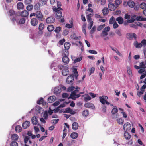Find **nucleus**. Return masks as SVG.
<instances>
[{"label": "nucleus", "instance_id": "7ed1b4c3", "mask_svg": "<svg viewBox=\"0 0 146 146\" xmlns=\"http://www.w3.org/2000/svg\"><path fill=\"white\" fill-rule=\"evenodd\" d=\"M36 19L39 21H43L44 20V15L40 11H36Z\"/></svg>", "mask_w": 146, "mask_h": 146}, {"label": "nucleus", "instance_id": "39448f33", "mask_svg": "<svg viewBox=\"0 0 146 146\" xmlns=\"http://www.w3.org/2000/svg\"><path fill=\"white\" fill-rule=\"evenodd\" d=\"M66 54H65V56H64L62 58L63 62L66 64H68L69 61V58L66 55L68 56L69 54V52L68 51H65Z\"/></svg>", "mask_w": 146, "mask_h": 146}, {"label": "nucleus", "instance_id": "f704fd0d", "mask_svg": "<svg viewBox=\"0 0 146 146\" xmlns=\"http://www.w3.org/2000/svg\"><path fill=\"white\" fill-rule=\"evenodd\" d=\"M26 19L25 18H22L21 19H20L19 22H18V23L16 22L17 24H24L25 21Z\"/></svg>", "mask_w": 146, "mask_h": 146}, {"label": "nucleus", "instance_id": "2f4dec72", "mask_svg": "<svg viewBox=\"0 0 146 146\" xmlns=\"http://www.w3.org/2000/svg\"><path fill=\"white\" fill-rule=\"evenodd\" d=\"M70 46V44L69 42H66L64 44V46L66 51H68L67 50L69 49Z\"/></svg>", "mask_w": 146, "mask_h": 146}, {"label": "nucleus", "instance_id": "37998d69", "mask_svg": "<svg viewBox=\"0 0 146 146\" xmlns=\"http://www.w3.org/2000/svg\"><path fill=\"white\" fill-rule=\"evenodd\" d=\"M33 8V6L32 5H29L26 7L27 9L29 11L32 10Z\"/></svg>", "mask_w": 146, "mask_h": 146}, {"label": "nucleus", "instance_id": "423d86ee", "mask_svg": "<svg viewBox=\"0 0 146 146\" xmlns=\"http://www.w3.org/2000/svg\"><path fill=\"white\" fill-rule=\"evenodd\" d=\"M123 128L125 131H128L131 129V125L129 123L126 122L124 124Z\"/></svg>", "mask_w": 146, "mask_h": 146}, {"label": "nucleus", "instance_id": "9b49d317", "mask_svg": "<svg viewBox=\"0 0 146 146\" xmlns=\"http://www.w3.org/2000/svg\"><path fill=\"white\" fill-rule=\"evenodd\" d=\"M133 44L134 46L137 48H140L142 46V44L141 43H139L137 40H135Z\"/></svg>", "mask_w": 146, "mask_h": 146}, {"label": "nucleus", "instance_id": "4468645a", "mask_svg": "<svg viewBox=\"0 0 146 146\" xmlns=\"http://www.w3.org/2000/svg\"><path fill=\"white\" fill-rule=\"evenodd\" d=\"M80 94H74V95H72V94H71L70 96L69 97L68 99H72L73 100H75L76 98H78L80 96Z\"/></svg>", "mask_w": 146, "mask_h": 146}, {"label": "nucleus", "instance_id": "680f3d73", "mask_svg": "<svg viewBox=\"0 0 146 146\" xmlns=\"http://www.w3.org/2000/svg\"><path fill=\"white\" fill-rule=\"evenodd\" d=\"M112 49L113 51H114L115 52L117 53L118 55H119V56H121V53L119 52L117 49H114L113 48H112Z\"/></svg>", "mask_w": 146, "mask_h": 146}, {"label": "nucleus", "instance_id": "6ab92c4d", "mask_svg": "<svg viewBox=\"0 0 146 146\" xmlns=\"http://www.w3.org/2000/svg\"><path fill=\"white\" fill-rule=\"evenodd\" d=\"M124 136L126 140H129L131 137V135L130 133L127 131H125L124 134Z\"/></svg>", "mask_w": 146, "mask_h": 146}, {"label": "nucleus", "instance_id": "58836bf2", "mask_svg": "<svg viewBox=\"0 0 146 146\" xmlns=\"http://www.w3.org/2000/svg\"><path fill=\"white\" fill-rule=\"evenodd\" d=\"M136 19L137 21H145L146 20L145 18H143L140 16H137L136 17Z\"/></svg>", "mask_w": 146, "mask_h": 146}, {"label": "nucleus", "instance_id": "4be33fe9", "mask_svg": "<svg viewBox=\"0 0 146 146\" xmlns=\"http://www.w3.org/2000/svg\"><path fill=\"white\" fill-rule=\"evenodd\" d=\"M69 73V71L68 69H64L62 71V74L64 76H66Z\"/></svg>", "mask_w": 146, "mask_h": 146}, {"label": "nucleus", "instance_id": "a211bd4d", "mask_svg": "<svg viewBox=\"0 0 146 146\" xmlns=\"http://www.w3.org/2000/svg\"><path fill=\"white\" fill-rule=\"evenodd\" d=\"M34 9L36 12L37 11H40V4L38 3H37L34 6Z\"/></svg>", "mask_w": 146, "mask_h": 146}, {"label": "nucleus", "instance_id": "b1692460", "mask_svg": "<svg viewBox=\"0 0 146 146\" xmlns=\"http://www.w3.org/2000/svg\"><path fill=\"white\" fill-rule=\"evenodd\" d=\"M78 127V124L76 122H74L72 125V127L73 130H76Z\"/></svg>", "mask_w": 146, "mask_h": 146}, {"label": "nucleus", "instance_id": "9d476101", "mask_svg": "<svg viewBox=\"0 0 146 146\" xmlns=\"http://www.w3.org/2000/svg\"><path fill=\"white\" fill-rule=\"evenodd\" d=\"M55 21L54 18L53 17H50L46 19V23H54Z\"/></svg>", "mask_w": 146, "mask_h": 146}, {"label": "nucleus", "instance_id": "72a5a7b5", "mask_svg": "<svg viewBox=\"0 0 146 146\" xmlns=\"http://www.w3.org/2000/svg\"><path fill=\"white\" fill-rule=\"evenodd\" d=\"M47 29L49 32H51L54 29V27L52 25H49L47 27Z\"/></svg>", "mask_w": 146, "mask_h": 146}, {"label": "nucleus", "instance_id": "ddd939ff", "mask_svg": "<svg viewBox=\"0 0 146 146\" xmlns=\"http://www.w3.org/2000/svg\"><path fill=\"white\" fill-rule=\"evenodd\" d=\"M61 91L60 88L59 87H55L54 90V93L56 95L59 94Z\"/></svg>", "mask_w": 146, "mask_h": 146}, {"label": "nucleus", "instance_id": "f257e3e1", "mask_svg": "<svg viewBox=\"0 0 146 146\" xmlns=\"http://www.w3.org/2000/svg\"><path fill=\"white\" fill-rule=\"evenodd\" d=\"M8 13L9 16L11 17V21L14 25L15 24V22L18 23V21L19 19V16L14 10L12 9L9 10Z\"/></svg>", "mask_w": 146, "mask_h": 146}, {"label": "nucleus", "instance_id": "412c9836", "mask_svg": "<svg viewBox=\"0 0 146 146\" xmlns=\"http://www.w3.org/2000/svg\"><path fill=\"white\" fill-rule=\"evenodd\" d=\"M108 7L110 10L113 11L115 9V6L112 3H110L108 4Z\"/></svg>", "mask_w": 146, "mask_h": 146}, {"label": "nucleus", "instance_id": "a18cd8bd", "mask_svg": "<svg viewBox=\"0 0 146 146\" xmlns=\"http://www.w3.org/2000/svg\"><path fill=\"white\" fill-rule=\"evenodd\" d=\"M145 63L143 62L140 63V68L145 69L146 68V67L145 66Z\"/></svg>", "mask_w": 146, "mask_h": 146}, {"label": "nucleus", "instance_id": "c03bdc74", "mask_svg": "<svg viewBox=\"0 0 146 146\" xmlns=\"http://www.w3.org/2000/svg\"><path fill=\"white\" fill-rule=\"evenodd\" d=\"M43 98L42 97H41L37 101V103L39 104H41L43 103Z\"/></svg>", "mask_w": 146, "mask_h": 146}, {"label": "nucleus", "instance_id": "6e6552de", "mask_svg": "<svg viewBox=\"0 0 146 146\" xmlns=\"http://www.w3.org/2000/svg\"><path fill=\"white\" fill-rule=\"evenodd\" d=\"M100 102L102 104L104 105L105 104L106 100L108 99V97L105 96H102L99 97Z\"/></svg>", "mask_w": 146, "mask_h": 146}, {"label": "nucleus", "instance_id": "0e129e2a", "mask_svg": "<svg viewBox=\"0 0 146 146\" xmlns=\"http://www.w3.org/2000/svg\"><path fill=\"white\" fill-rule=\"evenodd\" d=\"M69 96V94L67 93H64L62 94V97L64 98H67Z\"/></svg>", "mask_w": 146, "mask_h": 146}, {"label": "nucleus", "instance_id": "3c124183", "mask_svg": "<svg viewBox=\"0 0 146 146\" xmlns=\"http://www.w3.org/2000/svg\"><path fill=\"white\" fill-rule=\"evenodd\" d=\"M96 29V27L95 26H94L91 29L90 31V33L91 34H93L95 31Z\"/></svg>", "mask_w": 146, "mask_h": 146}, {"label": "nucleus", "instance_id": "0eeeda50", "mask_svg": "<svg viewBox=\"0 0 146 146\" xmlns=\"http://www.w3.org/2000/svg\"><path fill=\"white\" fill-rule=\"evenodd\" d=\"M38 20L36 18H33L31 20V24L33 26L35 27L36 26L38 25Z\"/></svg>", "mask_w": 146, "mask_h": 146}, {"label": "nucleus", "instance_id": "09e8293b", "mask_svg": "<svg viewBox=\"0 0 146 146\" xmlns=\"http://www.w3.org/2000/svg\"><path fill=\"white\" fill-rule=\"evenodd\" d=\"M84 99L85 101L87 102L90 100L91 99V98L88 95H87L86 97H84Z\"/></svg>", "mask_w": 146, "mask_h": 146}, {"label": "nucleus", "instance_id": "c756f323", "mask_svg": "<svg viewBox=\"0 0 146 146\" xmlns=\"http://www.w3.org/2000/svg\"><path fill=\"white\" fill-rule=\"evenodd\" d=\"M109 12V10L107 8L105 7L102 10V13L104 15H107Z\"/></svg>", "mask_w": 146, "mask_h": 146}, {"label": "nucleus", "instance_id": "338daca9", "mask_svg": "<svg viewBox=\"0 0 146 146\" xmlns=\"http://www.w3.org/2000/svg\"><path fill=\"white\" fill-rule=\"evenodd\" d=\"M88 52L90 53L95 54H96L97 53V52L94 50H89Z\"/></svg>", "mask_w": 146, "mask_h": 146}, {"label": "nucleus", "instance_id": "a19ab883", "mask_svg": "<svg viewBox=\"0 0 146 146\" xmlns=\"http://www.w3.org/2000/svg\"><path fill=\"white\" fill-rule=\"evenodd\" d=\"M140 7L142 9H145L146 8V4L144 2L142 3L140 5Z\"/></svg>", "mask_w": 146, "mask_h": 146}, {"label": "nucleus", "instance_id": "f8f14e48", "mask_svg": "<svg viewBox=\"0 0 146 146\" xmlns=\"http://www.w3.org/2000/svg\"><path fill=\"white\" fill-rule=\"evenodd\" d=\"M30 124V122L29 121H26L22 124V127L24 129H26L29 127Z\"/></svg>", "mask_w": 146, "mask_h": 146}, {"label": "nucleus", "instance_id": "603ef678", "mask_svg": "<svg viewBox=\"0 0 146 146\" xmlns=\"http://www.w3.org/2000/svg\"><path fill=\"white\" fill-rule=\"evenodd\" d=\"M48 117V113L47 111H45L43 117L45 119H47Z\"/></svg>", "mask_w": 146, "mask_h": 146}, {"label": "nucleus", "instance_id": "ea45409f", "mask_svg": "<svg viewBox=\"0 0 146 146\" xmlns=\"http://www.w3.org/2000/svg\"><path fill=\"white\" fill-rule=\"evenodd\" d=\"M117 123L119 124L122 125L124 122L123 120L121 118H119L117 119Z\"/></svg>", "mask_w": 146, "mask_h": 146}, {"label": "nucleus", "instance_id": "6e6d98bb", "mask_svg": "<svg viewBox=\"0 0 146 146\" xmlns=\"http://www.w3.org/2000/svg\"><path fill=\"white\" fill-rule=\"evenodd\" d=\"M61 30V28L60 27H57L56 28V29L54 31H55V32L56 33H59L60 31Z\"/></svg>", "mask_w": 146, "mask_h": 146}, {"label": "nucleus", "instance_id": "4d7b16f0", "mask_svg": "<svg viewBox=\"0 0 146 146\" xmlns=\"http://www.w3.org/2000/svg\"><path fill=\"white\" fill-rule=\"evenodd\" d=\"M93 21H92L91 22H90L89 24H88V28L89 29H90L93 25Z\"/></svg>", "mask_w": 146, "mask_h": 146}, {"label": "nucleus", "instance_id": "e2e57ef3", "mask_svg": "<svg viewBox=\"0 0 146 146\" xmlns=\"http://www.w3.org/2000/svg\"><path fill=\"white\" fill-rule=\"evenodd\" d=\"M32 2V0H25L24 3L25 4H29Z\"/></svg>", "mask_w": 146, "mask_h": 146}, {"label": "nucleus", "instance_id": "69168bd1", "mask_svg": "<svg viewBox=\"0 0 146 146\" xmlns=\"http://www.w3.org/2000/svg\"><path fill=\"white\" fill-rule=\"evenodd\" d=\"M30 137L29 136H25L24 139V142L25 143H27L29 140Z\"/></svg>", "mask_w": 146, "mask_h": 146}, {"label": "nucleus", "instance_id": "de8ad7c7", "mask_svg": "<svg viewBox=\"0 0 146 146\" xmlns=\"http://www.w3.org/2000/svg\"><path fill=\"white\" fill-rule=\"evenodd\" d=\"M72 111V110H71L69 108H67L65 109L64 113H69Z\"/></svg>", "mask_w": 146, "mask_h": 146}, {"label": "nucleus", "instance_id": "f03ea898", "mask_svg": "<svg viewBox=\"0 0 146 146\" xmlns=\"http://www.w3.org/2000/svg\"><path fill=\"white\" fill-rule=\"evenodd\" d=\"M62 10V8L60 7L53 8V11L56 12V19H60L62 17V14L60 10Z\"/></svg>", "mask_w": 146, "mask_h": 146}, {"label": "nucleus", "instance_id": "1a4fd4ad", "mask_svg": "<svg viewBox=\"0 0 146 146\" xmlns=\"http://www.w3.org/2000/svg\"><path fill=\"white\" fill-rule=\"evenodd\" d=\"M74 76L72 75H70L68 77L66 80V82L67 84H70L74 80Z\"/></svg>", "mask_w": 146, "mask_h": 146}, {"label": "nucleus", "instance_id": "774afa93", "mask_svg": "<svg viewBox=\"0 0 146 146\" xmlns=\"http://www.w3.org/2000/svg\"><path fill=\"white\" fill-rule=\"evenodd\" d=\"M110 30V27H105L104 29L103 30V31H105L107 32H108Z\"/></svg>", "mask_w": 146, "mask_h": 146}, {"label": "nucleus", "instance_id": "5fc2aeb1", "mask_svg": "<svg viewBox=\"0 0 146 146\" xmlns=\"http://www.w3.org/2000/svg\"><path fill=\"white\" fill-rule=\"evenodd\" d=\"M18 143L16 141H12L10 144V146H18Z\"/></svg>", "mask_w": 146, "mask_h": 146}, {"label": "nucleus", "instance_id": "393cba45", "mask_svg": "<svg viewBox=\"0 0 146 146\" xmlns=\"http://www.w3.org/2000/svg\"><path fill=\"white\" fill-rule=\"evenodd\" d=\"M32 123L34 125H36L38 123V120L35 117H33L31 118Z\"/></svg>", "mask_w": 146, "mask_h": 146}, {"label": "nucleus", "instance_id": "8fccbe9b", "mask_svg": "<svg viewBox=\"0 0 146 146\" xmlns=\"http://www.w3.org/2000/svg\"><path fill=\"white\" fill-rule=\"evenodd\" d=\"M82 58L81 57L76 58V59L74 60V63H76L77 62H79L81 61L82 60Z\"/></svg>", "mask_w": 146, "mask_h": 146}, {"label": "nucleus", "instance_id": "bf43d9fd", "mask_svg": "<svg viewBox=\"0 0 146 146\" xmlns=\"http://www.w3.org/2000/svg\"><path fill=\"white\" fill-rule=\"evenodd\" d=\"M95 68L94 67H92L91 68V69L89 70L90 72V75L92 74L93 73L95 70Z\"/></svg>", "mask_w": 146, "mask_h": 146}, {"label": "nucleus", "instance_id": "20e7f679", "mask_svg": "<svg viewBox=\"0 0 146 146\" xmlns=\"http://www.w3.org/2000/svg\"><path fill=\"white\" fill-rule=\"evenodd\" d=\"M127 38L130 40L133 39L136 40L137 39V35L134 33H129L127 34Z\"/></svg>", "mask_w": 146, "mask_h": 146}, {"label": "nucleus", "instance_id": "a878e982", "mask_svg": "<svg viewBox=\"0 0 146 146\" xmlns=\"http://www.w3.org/2000/svg\"><path fill=\"white\" fill-rule=\"evenodd\" d=\"M78 137V134L76 132H72L70 135V137L73 139H75L77 138Z\"/></svg>", "mask_w": 146, "mask_h": 146}, {"label": "nucleus", "instance_id": "7c9ffc66", "mask_svg": "<svg viewBox=\"0 0 146 146\" xmlns=\"http://www.w3.org/2000/svg\"><path fill=\"white\" fill-rule=\"evenodd\" d=\"M116 21H118L119 24H122L123 22V20L121 17H119L116 19Z\"/></svg>", "mask_w": 146, "mask_h": 146}, {"label": "nucleus", "instance_id": "864d4df0", "mask_svg": "<svg viewBox=\"0 0 146 146\" xmlns=\"http://www.w3.org/2000/svg\"><path fill=\"white\" fill-rule=\"evenodd\" d=\"M108 33L107 32L105 31H102V34L101 35V36L102 37H104L108 35Z\"/></svg>", "mask_w": 146, "mask_h": 146}, {"label": "nucleus", "instance_id": "dca6fc26", "mask_svg": "<svg viewBox=\"0 0 146 146\" xmlns=\"http://www.w3.org/2000/svg\"><path fill=\"white\" fill-rule=\"evenodd\" d=\"M84 106L86 108H93L94 107L93 104L90 102H87L85 103L84 104Z\"/></svg>", "mask_w": 146, "mask_h": 146}, {"label": "nucleus", "instance_id": "4c0bfd02", "mask_svg": "<svg viewBox=\"0 0 146 146\" xmlns=\"http://www.w3.org/2000/svg\"><path fill=\"white\" fill-rule=\"evenodd\" d=\"M116 106H115L114 108L112 109L111 111V113L113 114H114L118 112L117 109L116 108Z\"/></svg>", "mask_w": 146, "mask_h": 146}, {"label": "nucleus", "instance_id": "13d9d810", "mask_svg": "<svg viewBox=\"0 0 146 146\" xmlns=\"http://www.w3.org/2000/svg\"><path fill=\"white\" fill-rule=\"evenodd\" d=\"M130 26L131 27L134 28L136 29H137V24H134L133 23H132L130 25Z\"/></svg>", "mask_w": 146, "mask_h": 146}, {"label": "nucleus", "instance_id": "473e14b6", "mask_svg": "<svg viewBox=\"0 0 146 146\" xmlns=\"http://www.w3.org/2000/svg\"><path fill=\"white\" fill-rule=\"evenodd\" d=\"M19 138L18 135L16 134H13L11 136V139L13 140L17 141Z\"/></svg>", "mask_w": 146, "mask_h": 146}, {"label": "nucleus", "instance_id": "2eb2a0df", "mask_svg": "<svg viewBox=\"0 0 146 146\" xmlns=\"http://www.w3.org/2000/svg\"><path fill=\"white\" fill-rule=\"evenodd\" d=\"M29 12L26 10L23 11L21 13V16L23 17H26L28 16Z\"/></svg>", "mask_w": 146, "mask_h": 146}, {"label": "nucleus", "instance_id": "bb28decb", "mask_svg": "<svg viewBox=\"0 0 146 146\" xmlns=\"http://www.w3.org/2000/svg\"><path fill=\"white\" fill-rule=\"evenodd\" d=\"M128 5L131 8H133L135 6V3L133 1L130 0L127 3Z\"/></svg>", "mask_w": 146, "mask_h": 146}, {"label": "nucleus", "instance_id": "052dcab7", "mask_svg": "<svg viewBox=\"0 0 146 146\" xmlns=\"http://www.w3.org/2000/svg\"><path fill=\"white\" fill-rule=\"evenodd\" d=\"M59 121V119H54L51 120V123L54 124H56L58 123Z\"/></svg>", "mask_w": 146, "mask_h": 146}, {"label": "nucleus", "instance_id": "c9c22d12", "mask_svg": "<svg viewBox=\"0 0 146 146\" xmlns=\"http://www.w3.org/2000/svg\"><path fill=\"white\" fill-rule=\"evenodd\" d=\"M22 128L19 125H17L15 127V130L17 132H20L22 131Z\"/></svg>", "mask_w": 146, "mask_h": 146}, {"label": "nucleus", "instance_id": "cd10ccee", "mask_svg": "<svg viewBox=\"0 0 146 146\" xmlns=\"http://www.w3.org/2000/svg\"><path fill=\"white\" fill-rule=\"evenodd\" d=\"M45 25L44 24L42 23H40L39 25L38 30L40 31H41L43 30L44 28Z\"/></svg>", "mask_w": 146, "mask_h": 146}, {"label": "nucleus", "instance_id": "aec40b11", "mask_svg": "<svg viewBox=\"0 0 146 146\" xmlns=\"http://www.w3.org/2000/svg\"><path fill=\"white\" fill-rule=\"evenodd\" d=\"M93 15L94 14L93 13H90L87 15L86 17L88 22L93 21L92 20V19L91 18V17H92Z\"/></svg>", "mask_w": 146, "mask_h": 146}, {"label": "nucleus", "instance_id": "79ce46f5", "mask_svg": "<svg viewBox=\"0 0 146 146\" xmlns=\"http://www.w3.org/2000/svg\"><path fill=\"white\" fill-rule=\"evenodd\" d=\"M105 26V24H104L103 25H101L99 26L97 28V30L98 31H100L102 30L104 27Z\"/></svg>", "mask_w": 146, "mask_h": 146}, {"label": "nucleus", "instance_id": "e433bc0d", "mask_svg": "<svg viewBox=\"0 0 146 146\" xmlns=\"http://www.w3.org/2000/svg\"><path fill=\"white\" fill-rule=\"evenodd\" d=\"M73 72L74 74V76L75 78L77 80L78 79V72L77 71V69L76 68H74L73 69Z\"/></svg>", "mask_w": 146, "mask_h": 146}, {"label": "nucleus", "instance_id": "c85d7f7f", "mask_svg": "<svg viewBox=\"0 0 146 146\" xmlns=\"http://www.w3.org/2000/svg\"><path fill=\"white\" fill-rule=\"evenodd\" d=\"M82 114L84 117H87L89 114L88 110H84L82 113Z\"/></svg>", "mask_w": 146, "mask_h": 146}, {"label": "nucleus", "instance_id": "49530a36", "mask_svg": "<svg viewBox=\"0 0 146 146\" xmlns=\"http://www.w3.org/2000/svg\"><path fill=\"white\" fill-rule=\"evenodd\" d=\"M115 21V19L114 17L113 16H112L110 19L109 23L110 24H112L114 23Z\"/></svg>", "mask_w": 146, "mask_h": 146}, {"label": "nucleus", "instance_id": "5701e85b", "mask_svg": "<svg viewBox=\"0 0 146 146\" xmlns=\"http://www.w3.org/2000/svg\"><path fill=\"white\" fill-rule=\"evenodd\" d=\"M17 7L18 9H22L24 8L23 4L22 3L19 2L17 4Z\"/></svg>", "mask_w": 146, "mask_h": 146}, {"label": "nucleus", "instance_id": "f3484780", "mask_svg": "<svg viewBox=\"0 0 146 146\" xmlns=\"http://www.w3.org/2000/svg\"><path fill=\"white\" fill-rule=\"evenodd\" d=\"M56 99V97L54 96H52L49 97L48 99V101L49 103L54 102Z\"/></svg>", "mask_w": 146, "mask_h": 146}]
</instances>
